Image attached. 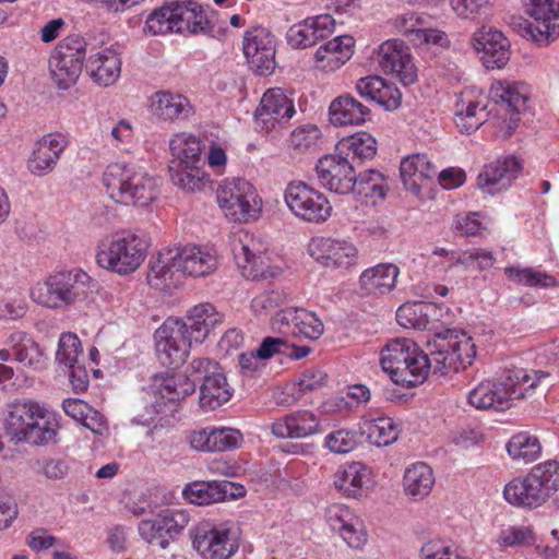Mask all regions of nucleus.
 <instances>
[{
    "label": "nucleus",
    "mask_w": 559,
    "mask_h": 559,
    "mask_svg": "<svg viewBox=\"0 0 559 559\" xmlns=\"http://www.w3.org/2000/svg\"><path fill=\"white\" fill-rule=\"evenodd\" d=\"M85 56L86 43L79 35L68 36L58 44L49 59V71L59 88L67 90L78 81Z\"/></svg>",
    "instance_id": "obj_10"
},
{
    "label": "nucleus",
    "mask_w": 559,
    "mask_h": 559,
    "mask_svg": "<svg viewBox=\"0 0 559 559\" xmlns=\"http://www.w3.org/2000/svg\"><path fill=\"white\" fill-rule=\"evenodd\" d=\"M359 431L376 447H386L394 443L400 435L397 424L389 416L373 417L365 415L359 423Z\"/></svg>",
    "instance_id": "obj_42"
},
{
    "label": "nucleus",
    "mask_w": 559,
    "mask_h": 559,
    "mask_svg": "<svg viewBox=\"0 0 559 559\" xmlns=\"http://www.w3.org/2000/svg\"><path fill=\"white\" fill-rule=\"evenodd\" d=\"M419 559H461V556L449 540L433 537L421 545Z\"/></svg>",
    "instance_id": "obj_62"
},
{
    "label": "nucleus",
    "mask_w": 559,
    "mask_h": 559,
    "mask_svg": "<svg viewBox=\"0 0 559 559\" xmlns=\"http://www.w3.org/2000/svg\"><path fill=\"white\" fill-rule=\"evenodd\" d=\"M169 171L174 185L187 192H200L210 183V176L199 163L170 165Z\"/></svg>",
    "instance_id": "obj_48"
},
{
    "label": "nucleus",
    "mask_w": 559,
    "mask_h": 559,
    "mask_svg": "<svg viewBox=\"0 0 559 559\" xmlns=\"http://www.w3.org/2000/svg\"><path fill=\"white\" fill-rule=\"evenodd\" d=\"M93 278L73 267L50 274L29 290L31 299L48 309L64 310L85 301L94 288Z\"/></svg>",
    "instance_id": "obj_3"
},
{
    "label": "nucleus",
    "mask_w": 559,
    "mask_h": 559,
    "mask_svg": "<svg viewBox=\"0 0 559 559\" xmlns=\"http://www.w3.org/2000/svg\"><path fill=\"white\" fill-rule=\"evenodd\" d=\"M528 14L532 21L524 36L538 46H547L559 37V0H532Z\"/></svg>",
    "instance_id": "obj_16"
},
{
    "label": "nucleus",
    "mask_w": 559,
    "mask_h": 559,
    "mask_svg": "<svg viewBox=\"0 0 559 559\" xmlns=\"http://www.w3.org/2000/svg\"><path fill=\"white\" fill-rule=\"evenodd\" d=\"M333 484L343 496L358 499L372 490L374 477L370 467L360 462H352L335 472Z\"/></svg>",
    "instance_id": "obj_22"
},
{
    "label": "nucleus",
    "mask_w": 559,
    "mask_h": 559,
    "mask_svg": "<svg viewBox=\"0 0 559 559\" xmlns=\"http://www.w3.org/2000/svg\"><path fill=\"white\" fill-rule=\"evenodd\" d=\"M179 23L180 33L190 34L203 33L206 29L207 21L203 14L202 8L195 2L179 3Z\"/></svg>",
    "instance_id": "obj_58"
},
{
    "label": "nucleus",
    "mask_w": 559,
    "mask_h": 559,
    "mask_svg": "<svg viewBox=\"0 0 559 559\" xmlns=\"http://www.w3.org/2000/svg\"><path fill=\"white\" fill-rule=\"evenodd\" d=\"M296 114L292 93L281 87H272L264 92L255 110V124L261 131L269 133L288 121Z\"/></svg>",
    "instance_id": "obj_15"
},
{
    "label": "nucleus",
    "mask_w": 559,
    "mask_h": 559,
    "mask_svg": "<svg viewBox=\"0 0 559 559\" xmlns=\"http://www.w3.org/2000/svg\"><path fill=\"white\" fill-rule=\"evenodd\" d=\"M548 374L543 371L515 369L502 379V385L507 393L510 407L514 400L530 397L534 394L542 380Z\"/></svg>",
    "instance_id": "obj_40"
},
{
    "label": "nucleus",
    "mask_w": 559,
    "mask_h": 559,
    "mask_svg": "<svg viewBox=\"0 0 559 559\" xmlns=\"http://www.w3.org/2000/svg\"><path fill=\"white\" fill-rule=\"evenodd\" d=\"M7 345L12 350L14 360L23 366L35 370L45 367L46 356L44 350L26 332H12L7 340Z\"/></svg>",
    "instance_id": "obj_37"
},
{
    "label": "nucleus",
    "mask_w": 559,
    "mask_h": 559,
    "mask_svg": "<svg viewBox=\"0 0 559 559\" xmlns=\"http://www.w3.org/2000/svg\"><path fill=\"white\" fill-rule=\"evenodd\" d=\"M233 487L234 484L229 481H194L185 487L182 495L190 503L211 504L234 497Z\"/></svg>",
    "instance_id": "obj_43"
},
{
    "label": "nucleus",
    "mask_w": 559,
    "mask_h": 559,
    "mask_svg": "<svg viewBox=\"0 0 559 559\" xmlns=\"http://www.w3.org/2000/svg\"><path fill=\"white\" fill-rule=\"evenodd\" d=\"M495 0H450L453 12L469 21H483L490 15Z\"/></svg>",
    "instance_id": "obj_57"
},
{
    "label": "nucleus",
    "mask_w": 559,
    "mask_h": 559,
    "mask_svg": "<svg viewBox=\"0 0 559 559\" xmlns=\"http://www.w3.org/2000/svg\"><path fill=\"white\" fill-rule=\"evenodd\" d=\"M508 454L515 461L531 463L537 460L542 452L538 439L526 432L514 435L506 445Z\"/></svg>",
    "instance_id": "obj_53"
},
{
    "label": "nucleus",
    "mask_w": 559,
    "mask_h": 559,
    "mask_svg": "<svg viewBox=\"0 0 559 559\" xmlns=\"http://www.w3.org/2000/svg\"><path fill=\"white\" fill-rule=\"evenodd\" d=\"M287 302L283 289L264 290L255 295L250 302V311L258 319H266Z\"/></svg>",
    "instance_id": "obj_56"
},
{
    "label": "nucleus",
    "mask_w": 559,
    "mask_h": 559,
    "mask_svg": "<svg viewBox=\"0 0 559 559\" xmlns=\"http://www.w3.org/2000/svg\"><path fill=\"white\" fill-rule=\"evenodd\" d=\"M361 195L376 204L377 201L383 200L385 197V189L383 183V176L376 170H368L358 176L355 175V188L350 191Z\"/></svg>",
    "instance_id": "obj_55"
},
{
    "label": "nucleus",
    "mask_w": 559,
    "mask_h": 559,
    "mask_svg": "<svg viewBox=\"0 0 559 559\" xmlns=\"http://www.w3.org/2000/svg\"><path fill=\"white\" fill-rule=\"evenodd\" d=\"M37 415L38 417H35L33 420L23 443L34 447L56 443L60 428L56 413L50 407L41 403Z\"/></svg>",
    "instance_id": "obj_39"
},
{
    "label": "nucleus",
    "mask_w": 559,
    "mask_h": 559,
    "mask_svg": "<svg viewBox=\"0 0 559 559\" xmlns=\"http://www.w3.org/2000/svg\"><path fill=\"white\" fill-rule=\"evenodd\" d=\"M308 252L321 265L335 270H348L358 261L356 246L343 238L313 237Z\"/></svg>",
    "instance_id": "obj_17"
},
{
    "label": "nucleus",
    "mask_w": 559,
    "mask_h": 559,
    "mask_svg": "<svg viewBox=\"0 0 559 559\" xmlns=\"http://www.w3.org/2000/svg\"><path fill=\"white\" fill-rule=\"evenodd\" d=\"M487 98L475 90L461 93L456 105L454 122L462 133H472L488 121Z\"/></svg>",
    "instance_id": "obj_26"
},
{
    "label": "nucleus",
    "mask_w": 559,
    "mask_h": 559,
    "mask_svg": "<svg viewBox=\"0 0 559 559\" xmlns=\"http://www.w3.org/2000/svg\"><path fill=\"white\" fill-rule=\"evenodd\" d=\"M179 3L160 7L154 10L146 19L144 32L152 35L180 33Z\"/></svg>",
    "instance_id": "obj_49"
},
{
    "label": "nucleus",
    "mask_w": 559,
    "mask_h": 559,
    "mask_svg": "<svg viewBox=\"0 0 559 559\" xmlns=\"http://www.w3.org/2000/svg\"><path fill=\"white\" fill-rule=\"evenodd\" d=\"M218 264L214 249L197 245L168 248L158 252L150 262L148 284L160 290L176 287L182 275L204 277Z\"/></svg>",
    "instance_id": "obj_2"
},
{
    "label": "nucleus",
    "mask_w": 559,
    "mask_h": 559,
    "mask_svg": "<svg viewBox=\"0 0 559 559\" xmlns=\"http://www.w3.org/2000/svg\"><path fill=\"white\" fill-rule=\"evenodd\" d=\"M324 447L335 454H346L357 447L356 432L350 429H337L326 435Z\"/></svg>",
    "instance_id": "obj_64"
},
{
    "label": "nucleus",
    "mask_w": 559,
    "mask_h": 559,
    "mask_svg": "<svg viewBox=\"0 0 559 559\" xmlns=\"http://www.w3.org/2000/svg\"><path fill=\"white\" fill-rule=\"evenodd\" d=\"M103 183L108 197L116 203L145 207L156 198V182L141 168L114 163L106 167Z\"/></svg>",
    "instance_id": "obj_5"
},
{
    "label": "nucleus",
    "mask_w": 559,
    "mask_h": 559,
    "mask_svg": "<svg viewBox=\"0 0 559 559\" xmlns=\"http://www.w3.org/2000/svg\"><path fill=\"white\" fill-rule=\"evenodd\" d=\"M189 513L181 509H164L138 524L141 538L150 545L166 549L189 524Z\"/></svg>",
    "instance_id": "obj_14"
},
{
    "label": "nucleus",
    "mask_w": 559,
    "mask_h": 559,
    "mask_svg": "<svg viewBox=\"0 0 559 559\" xmlns=\"http://www.w3.org/2000/svg\"><path fill=\"white\" fill-rule=\"evenodd\" d=\"M231 396L233 389L222 369L201 383L199 404L204 412H212L227 403Z\"/></svg>",
    "instance_id": "obj_45"
},
{
    "label": "nucleus",
    "mask_w": 559,
    "mask_h": 559,
    "mask_svg": "<svg viewBox=\"0 0 559 559\" xmlns=\"http://www.w3.org/2000/svg\"><path fill=\"white\" fill-rule=\"evenodd\" d=\"M155 350L165 367H178L188 357L194 343L188 323L179 318H168L155 331Z\"/></svg>",
    "instance_id": "obj_9"
},
{
    "label": "nucleus",
    "mask_w": 559,
    "mask_h": 559,
    "mask_svg": "<svg viewBox=\"0 0 559 559\" xmlns=\"http://www.w3.org/2000/svg\"><path fill=\"white\" fill-rule=\"evenodd\" d=\"M329 116L334 126H360L368 120L370 110L355 97L342 95L331 102Z\"/></svg>",
    "instance_id": "obj_36"
},
{
    "label": "nucleus",
    "mask_w": 559,
    "mask_h": 559,
    "mask_svg": "<svg viewBox=\"0 0 559 559\" xmlns=\"http://www.w3.org/2000/svg\"><path fill=\"white\" fill-rule=\"evenodd\" d=\"M399 274V267L392 263L377 264L359 276L360 290L368 296H384L394 289Z\"/></svg>",
    "instance_id": "obj_33"
},
{
    "label": "nucleus",
    "mask_w": 559,
    "mask_h": 559,
    "mask_svg": "<svg viewBox=\"0 0 559 559\" xmlns=\"http://www.w3.org/2000/svg\"><path fill=\"white\" fill-rule=\"evenodd\" d=\"M222 370L217 361L211 358H194L185 370V376L156 374L152 378L150 393L153 404L133 421L143 426H163L164 416L173 413L175 402L192 394L198 381L205 382Z\"/></svg>",
    "instance_id": "obj_1"
},
{
    "label": "nucleus",
    "mask_w": 559,
    "mask_h": 559,
    "mask_svg": "<svg viewBox=\"0 0 559 559\" xmlns=\"http://www.w3.org/2000/svg\"><path fill=\"white\" fill-rule=\"evenodd\" d=\"M169 150L175 158L173 165L200 163L202 141L192 133L179 132L170 138Z\"/></svg>",
    "instance_id": "obj_47"
},
{
    "label": "nucleus",
    "mask_w": 559,
    "mask_h": 559,
    "mask_svg": "<svg viewBox=\"0 0 559 559\" xmlns=\"http://www.w3.org/2000/svg\"><path fill=\"white\" fill-rule=\"evenodd\" d=\"M336 151L352 160L371 159L377 153V141L367 132H357L343 138L336 144Z\"/></svg>",
    "instance_id": "obj_50"
},
{
    "label": "nucleus",
    "mask_w": 559,
    "mask_h": 559,
    "mask_svg": "<svg viewBox=\"0 0 559 559\" xmlns=\"http://www.w3.org/2000/svg\"><path fill=\"white\" fill-rule=\"evenodd\" d=\"M224 318L225 316L210 302H202L191 308L188 312V328L194 343H203L211 331L224 322Z\"/></svg>",
    "instance_id": "obj_41"
},
{
    "label": "nucleus",
    "mask_w": 559,
    "mask_h": 559,
    "mask_svg": "<svg viewBox=\"0 0 559 559\" xmlns=\"http://www.w3.org/2000/svg\"><path fill=\"white\" fill-rule=\"evenodd\" d=\"M401 178L407 190L418 193L425 180L437 176V169L425 154L405 157L400 166Z\"/></svg>",
    "instance_id": "obj_44"
},
{
    "label": "nucleus",
    "mask_w": 559,
    "mask_h": 559,
    "mask_svg": "<svg viewBox=\"0 0 559 559\" xmlns=\"http://www.w3.org/2000/svg\"><path fill=\"white\" fill-rule=\"evenodd\" d=\"M535 542L534 532L530 526H508L498 535L497 543L503 547L527 546Z\"/></svg>",
    "instance_id": "obj_63"
},
{
    "label": "nucleus",
    "mask_w": 559,
    "mask_h": 559,
    "mask_svg": "<svg viewBox=\"0 0 559 559\" xmlns=\"http://www.w3.org/2000/svg\"><path fill=\"white\" fill-rule=\"evenodd\" d=\"M40 404L35 400L24 399L14 401L10 405L4 426L10 440L14 444L23 443L33 420L38 417L37 412Z\"/></svg>",
    "instance_id": "obj_30"
},
{
    "label": "nucleus",
    "mask_w": 559,
    "mask_h": 559,
    "mask_svg": "<svg viewBox=\"0 0 559 559\" xmlns=\"http://www.w3.org/2000/svg\"><path fill=\"white\" fill-rule=\"evenodd\" d=\"M378 64L385 74L397 78L404 85H411L417 78V71L409 47L402 40L389 39L378 49Z\"/></svg>",
    "instance_id": "obj_19"
},
{
    "label": "nucleus",
    "mask_w": 559,
    "mask_h": 559,
    "mask_svg": "<svg viewBox=\"0 0 559 559\" xmlns=\"http://www.w3.org/2000/svg\"><path fill=\"white\" fill-rule=\"evenodd\" d=\"M334 28V19L330 14H321L290 26L286 33V39L290 47L306 49L332 35Z\"/></svg>",
    "instance_id": "obj_23"
},
{
    "label": "nucleus",
    "mask_w": 559,
    "mask_h": 559,
    "mask_svg": "<svg viewBox=\"0 0 559 559\" xmlns=\"http://www.w3.org/2000/svg\"><path fill=\"white\" fill-rule=\"evenodd\" d=\"M87 70L95 83L100 86L115 84L121 74V59L112 47L103 48L92 55L87 61Z\"/></svg>",
    "instance_id": "obj_34"
},
{
    "label": "nucleus",
    "mask_w": 559,
    "mask_h": 559,
    "mask_svg": "<svg viewBox=\"0 0 559 559\" xmlns=\"http://www.w3.org/2000/svg\"><path fill=\"white\" fill-rule=\"evenodd\" d=\"M519 158L509 155L487 164L478 176V186L488 193L507 189L522 173Z\"/></svg>",
    "instance_id": "obj_25"
},
{
    "label": "nucleus",
    "mask_w": 559,
    "mask_h": 559,
    "mask_svg": "<svg viewBox=\"0 0 559 559\" xmlns=\"http://www.w3.org/2000/svg\"><path fill=\"white\" fill-rule=\"evenodd\" d=\"M231 250L237 265L243 275L252 280H269L282 273L281 265L273 262L262 250V245L253 235L239 233L235 236Z\"/></svg>",
    "instance_id": "obj_12"
},
{
    "label": "nucleus",
    "mask_w": 559,
    "mask_h": 559,
    "mask_svg": "<svg viewBox=\"0 0 559 559\" xmlns=\"http://www.w3.org/2000/svg\"><path fill=\"white\" fill-rule=\"evenodd\" d=\"M296 322L295 337L316 341L324 332L322 320L314 312L305 308H298Z\"/></svg>",
    "instance_id": "obj_59"
},
{
    "label": "nucleus",
    "mask_w": 559,
    "mask_h": 559,
    "mask_svg": "<svg viewBox=\"0 0 559 559\" xmlns=\"http://www.w3.org/2000/svg\"><path fill=\"white\" fill-rule=\"evenodd\" d=\"M321 144L322 132L314 123L299 124L288 139V145L295 154H312L320 150Z\"/></svg>",
    "instance_id": "obj_52"
},
{
    "label": "nucleus",
    "mask_w": 559,
    "mask_h": 559,
    "mask_svg": "<svg viewBox=\"0 0 559 559\" xmlns=\"http://www.w3.org/2000/svg\"><path fill=\"white\" fill-rule=\"evenodd\" d=\"M317 178L326 190L347 194L355 188L353 162L335 150V153L321 157L316 165Z\"/></svg>",
    "instance_id": "obj_18"
},
{
    "label": "nucleus",
    "mask_w": 559,
    "mask_h": 559,
    "mask_svg": "<svg viewBox=\"0 0 559 559\" xmlns=\"http://www.w3.org/2000/svg\"><path fill=\"white\" fill-rule=\"evenodd\" d=\"M436 486L432 467L425 462H415L406 466L402 476L403 495L411 502L426 500Z\"/></svg>",
    "instance_id": "obj_28"
},
{
    "label": "nucleus",
    "mask_w": 559,
    "mask_h": 559,
    "mask_svg": "<svg viewBox=\"0 0 559 559\" xmlns=\"http://www.w3.org/2000/svg\"><path fill=\"white\" fill-rule=\"evenodd\" d=\"M535 480L539 484V487L544 489L547 498L552 491L559 488V462L547 461L535 466L530 473Z\"/></svg>",
    "instance_id": "obj_61"
},
{
    "label": "nucleus",
    "mask_w": 559,
    "mask_h": 559,
    "mask_svg": "<svg viewBox=\"0 0 559 559\" xmlns=\"http://www.w3.org/2000/svg\"><path fill=\"white\" fill-rule=\"evenodd\" d=\"M67 146L68 139L62 133H49L39 139L27 162L29 171L36 176L52 171Z\"/></svg>",
    "instance_id": "obj_27"
},
{
    "label": "nucleus",
    "mask_w": 559,
    "mask_h": 559,
    "mask_svg": "<svg viewBox=\"0 0 559 559\" xmlns=\"http://www.w3.org/2000/svg\"><path fill=\"white\" fill-rule=\"evenodd\" d=\"M148 241L144 234L123 229L111 238L102 239L96 247V263L104 270L127 275L134 272L144 261Z\"/></svg>",
    "instance_id": "obj_6"
},
{
    "label": "nucleus",
    "mask_w": 559,
    "mask_h": 559,
    "mask_svg": "<svg viewBox=\"0 0 559 559\" xmlns=\"http://www.w3.org/2000/svg\"><path fill=\"white\" fill-rule=\"evenodd\" d=\"M28 309L26 297L21 290L0 283V321H19L27 314Z\"/></svg>",
    "instance_id": "obj_51"
},
{
    "label": "nucleus",
    "mask_w": 559,
    "mask_h": 559,
    "mask_svg": "<svg viewBox=\"0 0 559 559\" xmlns=\"http://www.w3.org/2000/svg\"><path fill=\"white\" fill-rule=\"evenodd\" d=\"M476 356L475 344L464 332L450 331L432 352V371L441 376L457 372L469 366Z\"/></svg>",
    "instance_id": "obj_13"
},
{
    "label": "nucleus",
    "mask_w": 559,
    "mask_h": 559,
    "mask_svg": "<svg viewBox=\"0 0 559 559\" xmlns=\"http://www.w3.org/2000/svg\"><path fill=\"white\" fill-rule=\"evenodd\" d=\"M284 202L294 216L307 223H324L332 214L328 198L300 180L290 181L286 186Z\"/></svg>",
    "instance_id": "obj_11"
},
{
    "label": "nucleus",
    "mask_w": 559,
    "mask_h": 559,
    "mask_svg": "<svg viewBox=\"0 0 559 559\" xmlns=\"http://www.w3.org/2000/svg\"><path fill=\"white\" fill-rule=\"evenodd\" d=\"M216 201L224 216L237 223L257 221L262 212L257 189L241 178L223 181L217 188Z\"/></svg>",
    "instance_id": "obj_7"
},
{
    "label": "nucleus",
    "mask_w": 559,
    "mask_h": 559,
    "mask_svg": "<svg viewBox=\"0 0 559 559\" xmlns=\"http://www.w3.org/2000/svg\"><path fill=\"white\" fill-rule=\"evenodd\" d=\"M491 99L502 106L501 110L522 112L530 99V87L523 82L496 81L490 87Z\"/></svg>",
    "instance_id": "obj_35"
},
{
    "label": "nucleus",
    "mask_w": 559,
    "mask_h": 559,
    "mask_svg": "<svg viewBox=\"0 0 559 559\" xmlns=\"http://www.w3.org/2000/svg\"><path fill=\"white\" fill-rule=\"evenodd\" d=\"M474 48L487 69H501L510 59V44L500 31L481 27L474 33Z\"/></svg>",
    "instance_id": "obj_24"
},
{
    "label": "nucleus",
    "mask_w": 559,
    "mask_h": 559,
    "mask_svg": "<svg viewBox=\"0 0 559 559\" xmlns=\"http://www.w3.org/2000/svg\"><path fill=\"white\" fill-rule=\"evenodd\" d=\"M504 274L514 283L534 288H548L558 285L556 278L533 267L507 266Z\"/></svg>",
    "instance_id": "obj_54"
},
{
    "label": "nucleus",
    "mask_w": 559,
    "mask_h": 559,
    "mask_svg": "<svg viewBox=\"0 0 559 559\" xmlns=\"http://www.w3.org/2000/svg\"><path fill=\"white\" fill-rule=\"evenodd\" d=\"M439 307L432 302L404 304L396 311V320L404 328L424 329L430 320L442 319V316L437 313Z\"/></svg>",
    "instance_id": "obj_46"
},
{
    "label": "nucleus",
    "mask_w": 559,
    "mask_h": 559,
    "mask_svg": "<svg viewBox=\"0 0 559 559\" xmlns=\"http://www.w3.org/2000/svg\"><path fill=\"white\" fill-rule=\"evenodd\" d=\"M242 49L248 63L258 74L266 75L274 70L275 40L266 28L254 27L247 31Z\"/></svg>",
    "instance_id": "obj_20"
},
{
    "label": "nucleus",
    "mask_w": 559,
    "mask_h": 559,
    "mask_svg": "<svg viewBox=\"0 0 559 559\" xmlns=\"http://www.w3.org/2000/svg\"><path fill=\"white\" fill-rule=\"evenodd\" d=\"M147 109L157 121L166 123L189 120L195 112L187 96L168 90L153 93L147 99Z\"/></svg>",
    "instance_id": "obj_21"
},
{
    "label": "nucleus",
    "mask_w": 559,
    "mask_h": 559,
    "mask_svg": "<svg viewBox=\"0 0 559 559\" xmlns=\"http://www.w3.org/2000/svg\"><path fill=\"white\" fill-rule=\"evenodd\" d=\"M320 423L309 411H298L273 421L271 432L277 438H306L319 431Z\"/></svg>",
    "instance_id": "obj_31"
},
{
    "label": "nucleus",
    "mask_w": 559,
    "mask_h": 559,
    "mask_svg": "<svg viewBox=\"0 0 559 559\" xmlns=\"http://www.w3.org/2000/svg\"><path fill=\"white\" fill-rule=\"evenodd\" d=\"M543 490L535 478L528 474L509 481L504 486L503 497L512 506L536 508L548 499Z\"/></svg>",
    "instance_id": "obj_32"
},
{
    "label": "nucleus",
    "mask_w": 559,
    "mask_h": 559,
    "mask_svg": "<svg viewBox=\"0 0 559 559\" xmlns=\"http://www.w3.org/2000/svg\"><path fill=\"white\" fill-rule=\"evenodd\" d=\"M190 537L203 559H230L239 549V531L229 521L202 522L190 531Z\"/></svg>",
    "instance_id": "obj_8"
},
{
    "label": "nucleus",
    "mask_w": 559,
    "mask_h": 559,
    "mask_svg": "<svg viewBox=\"0 0 559 559\" xmlns=\"http://www.w3.org/2000/svg\"><path fill=\"white\" fill-rule=\"evenodd\" d=\"M355 39L349 35L336 36L316 50L314 64L322 71L332 72L343 67L353 56Z\"/></svg>",
    "instance_id": "obj_29"
},
{
    "label": "nucleus",
    "mask_w": 559,
    "mask_h": 559,
    "mask_svg": "<svg viewBox=\"0 0 559 559\" xmlns=\"http://www.w3.org/2000/svg\"><path fill=\"white\" fill-rule=\"evenodd\" d=\"M82 354V344L76 334L67 332L59 337L56 360L59 365L67 368H73L78 364L79 356Z\"/></svg>",
    "instance_id": "obj_60"
},
{
    "label": "nucleus",
    "mask_w": 559,
    "mask_h": 559,
    "mask_svg": "<svg viewBox=\"0 0 559 559\" xmlns=\"http://www.w3.org/2000/svg\"><path fill=\"white\" fill-rule=\"evenodd\" d=\"M380 364L395 384L413 388L421 384L432 370V354L427 356L411 338H395L382 348Z\"/></svg>",
    "instance_id": "obj_4"
},
{
    "label": "nucleus",
    "mask_w": 559,
    "mask_h": 559,
    "mask_svg": "<svg viewBox=\"0 0 559 559\" xmlns=\"http://www.w3.org/2000/svg\"><path fill=\"white\" fill-rule=\"evenodd\" d=\"M467 402L476 409L504 411L510 408L501 380H485L473 388Z\"/></svg>",
    "instance_id": "obj_38"
}]
</instances>
